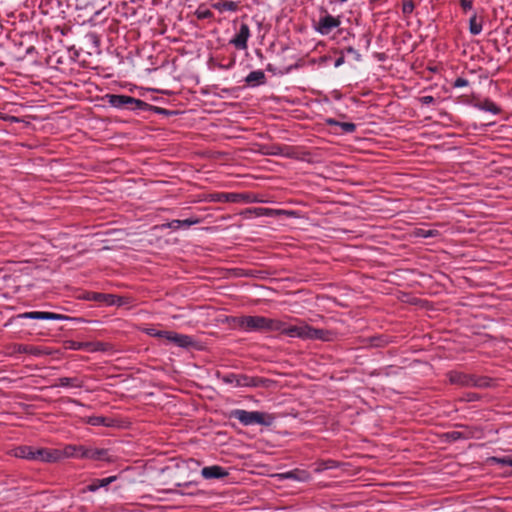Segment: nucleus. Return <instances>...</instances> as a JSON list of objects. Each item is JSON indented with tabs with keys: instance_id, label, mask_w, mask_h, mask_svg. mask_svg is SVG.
Instances as JSON below:
<instances>
[{
	"instance_id": "1",
	"label": "nucleus",
	"mask_w": 512,
	"mask_h": 512,
	"mask_svg": "<svg viewBox=\"0 0 512 512\" xmlns=\"http://www.w3.org/2000/svg\"><path fill=\"white\" fill-rule=\"evenodd\" d=\"M227 322L233 329H237L246 333L277 332L279 329L278 319L268 318L259 315L232 316L227 319Z\"/></svg>"
},
{
	"instance_id": "2",
	"label": "nucleus",
	"mask_w": 512,
	"mask_h": 512,
	"mask_svg": "<svg viewBox=\"0 0 512 512\" xmlns=\"http://www.w3.org/2000/svg\"><path fill=\"white\" fill-rule=\"evenodd\" d=\"M280 332L291 338H300L302 340H331L332 333L328 330L313 328L312 326L299 321L298 324L289 325L284 321L279 320Z\"/></svg>"
},
{
	"instance_id": "3",
	"label": "nucleus",
	"mask_w": 512,
	"mask_h": 512,
	"mask_svg": "<svg viewBox=\"0 0 512 512\" xmlns=\"http://www.w3.org/2000/svg\"><path fill=\"white\" fill-rule=\"evenodd\" d=\"M14 456L32 461L56 462L61 459L59 449L37 448L33 446H19L14 450Z\"/></svg>"
},
{
	"instance_id": "4",
	"label": "nucleus",
	"mask_w": 512,
	"mask_h": 512,
	"mask_svg": "<svg viewBox=\"0 0 512 512\" xmlns=\"http://www.w3.org/2000/svg\"><path fill=\"white\" fill-rule=\"evenodd\" d=\"M104 99L110 106L117 109L146 111L150 107V104L128 95L107 94Z\"/></svg>"
},
{
	"instance_id": "5",
	"label": "nucleus",
	"mask_w": 512,
	"mask_h": 512,
	"mask_svg": "<svg viewBox=\"0 0 512 512\" xmlns=\"http://www.w3.org/2000/svg\"><path fill=\"white\" fill-rule=\"evenodd\" d=\"M230 417L237 419L244 426H250L254 424L259 425H270L272 418L260 411H247L243 409H235L230 413Z\"/></svg>"
},
{
	"instance_id": "6",
	"label": "nucleus",
	"mask_w": 512,
	"mask_h": 512,
	"mask_svg": "<svg viewBox=\"0 0 512 512\" xmlns=\"http://www.w3.org/2000/svg\"><path fill=\"white\" fill-rule=\"evenodd\" d=\"M221 380L233 387H259L264 386V383L266 382L263 378L236 373L225 374L221 377Z\"/></svg>"
},
{
	"instance_id": "7",
	"label": "nucleus",
	"mask_w": 512,
	"mask_h": 512,
	"mask_svg": "<svg viewBox=\"0 0 512 512\" xmlns=\"http://www.w3.org/2000/svg\"><path fill=\"white\" fill-rule=\"evenodd\" d=\"M449 380L452 384L464 386V387H486L488 386V380L483 377H476L474 375L462 373V372H451L449 373Z\"/></svg>"
},
{
	"instance_id": "8",
	"label": "nucleus",
	"mask_w": 512,
	"mask_h": 512,
	"mask_svg": "<svg viewBox=\"0 0 512 512\" xmlns=\"http://www.w3.org/2000/svg\"><path fill=\"white\" fill-rule=\"evenodd\" d=\"M85 299L95 302H102L105 303L108 306L117 305L122 306L126 302L124 301V298L116 296L114 294H105V293H98V292H89L87 293Z\"/></svg>"
},
{
	"instance_id": "9",
	"label": "nucleus",
	"mask_w": 512,
	"mask_h": 512,
	"mask_svg": "<svg viewBox=\"0 0 512 512\" xmlns=\"http://www.w3.org/2000/svg\"><path fill=\"white\" fill-rule=\"evenodd\" d=\"M85 459L101 462H110L114 455L109 449L87 446Z\"/></svg>"
},
{
	"instance_id": "10",
	"label": "nucleus",
	"mask_w": 512,
	"mask_h": 512,
	"mask_svg": "<svg viewBox=\"0 0 512 512\" xmlns=\"http://www.w3.org/2000/svg\"><path fill=\"white\" fill-rule=\"evenodd\" d=\"M18 318L35 320H65L67 316L46 311H31L18 315Z\"/></svg>"
},
{
	"instance_id": "11",
	"label": "nucleus",
	"mask_w": 512,
	"mask_h": 512,
	"mask_svg": "<svg viewBox=\"0 0 512 512\" xmlns=\"http://www.w3.org/2000/svg\"><path fill=\"white\" fill-rule=\"evenodd\" d=\"M250 37V28L247 24L242 23L240 25L239 31L236 35L230 40V44L234 45L239 50H244L247 48V42Z\"/></svg>"
},
{
	"instance_id": "12",
	"label": "nucleus",
	"mask_w": 512,
	"mask_h": 512,
	"mask_svg": "<svg viewBox=\"0 0 512 512\" xmlns=\"http://www.w3.org/2000/svg\"><path fill=\"white\" fill-rule=\"evenodd\" d=\"M340 25V20L332 15H326L319 19L317 31L322 35L329 34L333 29Z\"/></svg>"
},
{
	"instance_id": "13",
	"label": "nucleus",
	"mask_w": 512,
	"mask_h": 512,
	"mask_svg": "<svg viewBox=\"0 0 512 512\" xmlns=\"http://www.w3.org/2000/svg\"><path fill=\"white\" fill-rule=\"evenodd\" d=\"M86 448L87 446L85 445H67L62 450H60L61 459L64 457L85 459Z\"/></svg>"
},
{
	"instance_id": "14",
	"label": "nucleus",
	"mask_w": 512,
	"mask_h": 512,
	"mask_svg": "<svg viewBox=\"0 0 512 512\" xmlns=\"http://www.w3.org/2000/svg\"><path fill=\"white\" fill-rule=\"evenodd\" d=\"M201 476L206 479H211V478L219 479V478L228 477L229 473L225 468L218 466V465H213V466H208V467L202 468Z\"/></svg>"
},
{
	"instance_id": "15",
	"label": "nucleus",
	"mask_w": 512,
	"mask_h": 512,
	"mask_svg": "<svg viewBox=\"0 0 512 512\" xmlns=\"http://www.w3.org/2000/svg\"><path fill=\"white\" fill-rule=\"evenodd\" d=\"M171 343H174L178 347L182 348H188L190 346L194 345V340L191 336L185 335V334H179L176 332L171 331L169 341Z\"/></svg>"
},
{
	"instance_id": "16",
	"label": "nucleus",
	"mask_w": 512,
	"mask_h": 512,
	"mask_svg": "<svg viewBox=\"0 0 512 512\" xmlns=\"http://www.w3.org/2000/svg\"><path fill=\"white\" fill-rule=\"evenodd\" d=\"M212 8L218 10L220 13L230 11V12H236L239 9V2L236 1H219L212 3Z\"/></svg>"
},
{
	"instance_id": "17",
	"label": "nucleus",
	"mask_w": 512,
	"mask_h": 512,
	"mask_svg": "<svg viewBox=\"0 0 512 512\" xmlns=\"http://www.w3.org/2000/svg\"><path fill=\"white\" fill-rule=\"evenodd\" d=\"M265 79L266 77L262 70H255L246 76L245 82L250 86H257L263 84Z\"/></svg>"
},
{
	"instance_id": "18",
	"label": "nucleus",
	"mask_w": 512,
	"mask_h": 512,
	"mask_svg": "<svg viewBox=\"0 0 512 512\" xmlns=\"http://www.w3.org/2000/svg\"><path fill=\"white\" fill-rule=\"evenodd\" d=\"M85 422L92 426H105V427H110L114 423L113 419L107 418L104 416H89V417L85 418Z\"/></svg>"
},
{
	"instance_id": "19",
	"label": "nucleus",
	"mask_w": 512,
	"mask_h": 512,
	"mask_svg": "<svg viewBox=\"0 0 512 512\" xmlns=\"http://www.w3.org/2000/svg\"><path fill=\"white\" fill-rule=\"evenodd\" d=\"M475 107L479 110L490 112L494 115L500 113L501 109L490 99H484L481 102L475 104Z\"/></svg>"
},
{
	"instance_id": "20",
	"label": "nucleus",
	"mask_w": 512,
	"mask_h": 512,
	"mask_svg": "<svg viewBox=\"0 0 512 512\" xmlns=\"http://www.w3.org/2000/svg\"><path fill=\"white\" fill-rule=\"evenodd\" d=\"M15 349L19 353H25V354H30V355H34V356H41L44 354H48L40 347L32 346V345L19 344L16 346Z\"/></svg>"
},
{
	"instance_id": "21",
	"label": "nucleus",
	"mask_w": 512,
	"mask_h": 512,
	"mask_svg": "<svg viewBox=\"0 0 512 512\" xmlns=\"http://www.w3.org/2000/svg\"><path fill=\"white\" fill-rule=\"evenodd\" d=\"M469 31L472 35H478L482 31V21L478 19L476 14H473L469 19Z\"/></svg>"
},
{
	"instance_id": "22",
	"label": "nucleus",
	"mask_w": 512,
	"mask_h": 512,
	"mask_svg": "<svg viewBox=\"0 0 512 512\" xmlns=\"http://www.w3.org/2000/svg\"><path fill=\"white\" fill-rule=\"evenodd\" d=\"M56 386L80 388L82 386V383L79 381L78 378L61 377L58 379V384H56Z\"/></svg>"
},
{
	"instance_id": "23",
	"label": "nucleus",
	"mask_w": 512,
	"mask_h": 512,
	"mask_svg": "<svg viewBox=\"0 0 512 512\" xmlns=\"http://www.w3.org/2000/svg\"><path fill=\"white\" fill-rule=\"evenodd\" d=\"M327 123L329 125H338L342 128V130L346 133H353L356 130V125L352 122H339L334 119H328Z\"/></svg>"
},
{
	"instance_id": "24",
	"label": "nucleus",
	"mask_w": 512,
	"mask_h": 512,
	"mask_svg": "<svg viewBox=\"0 0 512 512\" xmlns=\"http://www.w3.org/2000/svg\"><path fill=\"white\" fill-rule=\"evenodd\" d=\"M145 333L151 337L163 338V339L169 341L171 331L157 330L155 328H147V329H145Z\"/></svg>"
},
{
	"instance_id": "25",
	"label": "nucleus",
	"mask_w": 512,
	"mask_h": 512,
	"mask_svg": "<svg viewBox=\"0 0 512 512\" xmlns=\"http://www.w3.org/2000/svg\"><path fill=\"white\" fill-rule=\"evenodd\" d=\"M195 15L199 20L211 19L213 17V13L204 5H200L196 9Z\"/></svg>"
},
{
	"instance_id": "26",
	"label": "nucleus",
	"mask_w": 512,
	"mask_h": 512,
	"mask_svg": "<svg viewBox=\"0 0 512 512\" xmlns=\"http://www.w3.org/2000/svg\"><path fill=\"white\" fill-rule=\"evenodd\" d=\"M491 462L497 463L503 466H509L511 468L510 476H512V455H506L503 457H492Z\"/></svg>"
},
{
	"instance_id": "27",
	"label": "nucleus",
	"mask_w": 512,
	"mask_h": 512,
	"mask_svg": "<svg viewBox=\"0 0 512 512\" xmlns=\"http://www.w3.org/2000/svg\"><path fill=\"white\" fill-rule=\"evenodd\" d=\"M438 234V232L436 230H432V229H425V228H419L416 230L415 232V235L417 237H421V238H429V237H434Z\"/></svg>"
},
{
	"instance_id": "28",
	"label": "nucleus",
	"mask_w": 512,
	"mask_h": 512,
	"mask_svg": "<svg viewBox=\"0 0 512 512\" xmlns=\"http://www.w3.org/2000/svg\"><path fill=\"white\" fill-rule=\"evenodd\" d=\"M281 476L293 478L294 480H304L307 477L306 475H304V471L299 469H295L294 471L282 474Z\"/></svg>"
},
{
	"instance_id": "29",
	"label": "nucleus",
	"mask_w": 512,
	"mask_h": 512,
	"mask_svg": "<svg viewBox=\"0 0 512 512\" xmlns=\"http://www.w3.org/2000/svg\"><path fill=\"white\" fill-rule=\"evenodd\" d=\"M333 467H334L333 466V462L332 461H328V462H323V463H319V464L314 465L313 470L315 472H320V471L331 469Z\"/></svg>"
},
{
	"instance_id": "30",
	"label": "nucleus",
	"mask_w": 512,
	"mask_h": 512,
	"mask_svg": "<svg viewBox=\"0 0 512 512\" xmlns=\"http://www.w3.org/2000/svg\"><path fill=\"white\" fill-rule=\"evenodd\" d=\"M414 10V4L412 1H406L402 5V11L404 14H411Z\"/></svg>"
},
{
	"instance_id": "31",
	"label": "nucleus",
	"mask_w": 512,
	"mask_h": 512,
	"mask_svg": "<svg viewBox=\"0 0 512 512\" xmlns=\"http://www.w3.org/2000/svg\"><path fill=\"white\" fill-rule=\"evenodd\" d=\"M460 6L464 12H467L473 7V0H460Z\"/></svg>"
},
{
	"instance_id": "32",
	"label": "nucleus",
	"mask_w": 512,
	"mask_h": 512,
	"mask_svg": "<svg viewBox=\"0 0 512 512\" xmlns=\"http://www.w3.org/2000/svg\"><path fill=\"white\" fill-rule=\"evenodd\" d=\"M469 84L468 80L465 79V78H462V77H458L454 83H453V87L455 88H461V87H465Z\"/></svg>"
},
{
	"instance_id": "33",
	"label": "nucleus",
	"mask_w": 512,
	"mask_h": 512,
	"mask_svg": "<svg viewBox=\"0 0 512 512\" xmlns=\"http://www.w3.org/2000/svg\"><path fill=\"white\" fill-rule=\"evenodd\" d=\"M181 222H182V227L188 228V227H190V226H192L194 224L199 223V219H197V218H188V219L181 220Z\"/></svg>"
},
{
	"instance_id": "34",
	"label": "nucleus",
	"mask_w": 512,
	"mask_h": 512,
	"mask_svg": "<svg viewBox=\"0 0 512 512\" xmlns=\"http://www.w3.org/2000/svg\"><path fill=\"white\" fill-rule=\"evenodd\" d=\"M434 97L431 95L422 96L419 98V102L423 105H429L434 102Z\"/></svg>"
},
{
	"instance_id": "35",
	"label": "nucleus",
	"mask_w": 512,
	"mask_h": 512,
	"mask_svg": "<svg viewBox=\"0 0 512 512\" xmlns=\"http://www.w3.org/2000/svg\"><path fill=\"white\" fill-rule=\"evenodd\" d=\"M146 111H154L157 114H167L168 113V111L166 109L157 107V106H152V105H150V107Z\"/></svg>"
},
{
	"instance_id": "36",
	"label": "nucleus",
	"mask_w": 512,
	"mask_h": 512,
	"mask_svg": "<svg viewBox=\"0 0 512 512\" xmlns=\"http://www.w3.org/2000/svg\"><path fill=\"white\" fill-rule=\"evenodd\" d=\"M447 436H448L451 440L456 441V440H458V439L462 438V433H461V432H458V431H452V432H449V433L447 434Z\"/></svg>"
},
{
	"instance_id": "37",
	"label": "nucleus",
	"mask_w": 512,
	"mask_h": 512,
	"mask_svg": "<svg viewBox=\"0 0 512 512\" xmlns=\"http://www.w3.org/2000/svg\"><path fill=\"white\" fill-rule=\"evenodd\" d=\"M169 227L172 229H179L182 227V222L181 220H173L169 223Z\"/></svg>"
},
{
	"instance_id": "38",
	"label": "nucleus",
	"mask_w": 512,
	"mask_h": 512,
	"mask_svg": "<svg viewBox=\"0 0 512 512\" xmlns=\"http://www.w3.org/2000/svg\"><path fill=\"white\" fill-rule=\"evenodd\" d=\"M109 483H110V482H101V486H105V485H107V484H109ZM99 487H100V485H99ZM96 489H98V486H97V485L92 484V485H89V486H88V490H89V491H95Z\"/></svg>"
},
{
	"instance_id": "39",
	"label": "nucleus",
	"mask_w": 512,
	"mask_h": 512,
	"mask_svg": "<svg viewBox=\"0 0 512 512\" xmlns=\"http://www.w3.org/2000/svg\"><path fill=\"white\" fill-rule=\"evenodd\" d=\"M344 63V57H339L336 59L335 63H334V66L335 67H339L341 66L342 64Z\"/></svg>"
},
{
	"instance_id": "40",
	"label": "nucleus",
	"mask_w": 512,
	"mask_h": 512,
	"mask_svg": "<svg viewBox=\"0 0 512 512\" xmlns=\"http://www.w3.org/2000/svg\"><path fill=\"white\" fill-rule=\"evenodd\" d=\"M188 464L195 467L199 466V463L193 459L189 460Z\"/></svg>"
},
{
	"instance_id": "41",
	"label": "nucleus",
	"mask_w": 512,
	"mask_h": 512,
	"mask_svg": "<svg viewBox=\"0 0 512 512\" xmlns=\"http://www.w3.org/2000/svg\"><path fill=\"white\" fill-rule=\"evenodd\" d=\"M103 480H109V481H112V480H116V477L115 476H109L107 478H104Z\"/></svg>"
},
{
	"instance_id": "42",
	"label": "nucleus",
	"mask_w": 512,
	"mask_h": 512,
	"mask_svg": "<svg viewBox=\"0 0 512 512\" xmlns=\"http://www.w3.org/2000/svg\"><path fill=\"white\" fill-rule=\"evenodd\" d=\"M348 52L353 53V52H355V51H354V49H353L352 47H349V48H348Z\"/></svg>"
},
{
	"instance_id": "43",
	"label": "nucleus",
	"mask_w": 512,
	"mask_h": 512,
	"mask_svg": "<svg viewBox=\"0 0 512 512\" xmlns=\"http://www.w3.org/2000/svg\"><path fill=\"white\" fill-rule=\"evenodd\" d=\"M330 477H339V475L334 474V475H330Z\"/></svg>"
}]
</instances>
